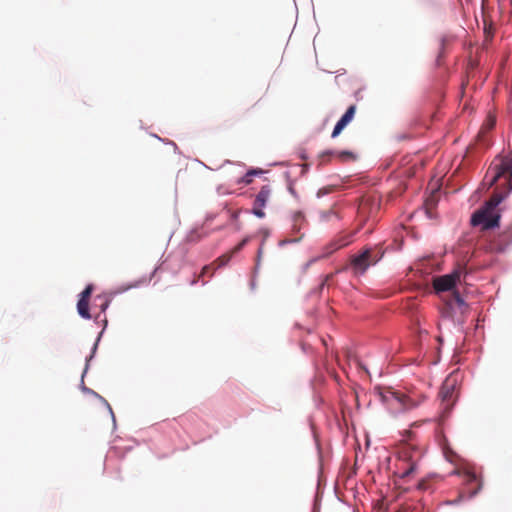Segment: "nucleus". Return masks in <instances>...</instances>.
I'll return each mask as SVG.
<instances>
[{"mask_svg": "<svg viewBox=\"0 0 512 512\" xmlns=\"http://www.w3.org/2000/svg\"><path fill=\"white\" fill-rule=\"evenodd\" d=\"M468 311V305L458 292H453L448 298L444 299V306L441 309L443 317L451 318L457 322H463V316Z\"/></svg>", "mask_w": 512, "mask_h": 512, "instance_id": "3", "label": "nucleus"}, {"mask_svg": "<svg viewBox=\"0 0 512 512\" xmlns=\"http://www.w3.org/2000/svg\"><path fill=\"white\" fill-rule=\"evenodd\" d=\"M248 173H252V177L255 176V175H259L262 173V170H256V169H252V170H249Z\"/></svg>", "mask_w": 512, "mask_h": 512, "instance_id": "28", "label": "nucleus"}, {"mask_svg": "<svg viewBox=\"0 0 512 512\" xmlns=\"http://www.w3.org/2000/svg\"><path fill=\"white\" fill-rule=\"evenodd\" d=\"M422 458L421 450L408 441L404 442L399 448L398 460L399 462H411L418 464Z\"/></svg>", "mask_w": 512, "mask_h": 512, "instance_id": "7", "label": "nucleus"}, {"mask_svg": "<svg viewBox=\"0 0 512 512\" xmlns=\"http://www.w3.org/2000/svg\"><path fill=\"white\" fill-rule=\"evenodd\" d=\"M495 122H496V120L494 117H489L488 122H487L488 127L492 128L495 125Z\"/></svg>", "mask_w": 512, "mask_h": 512, "instance_id": "27", "label": "nucleus"}, {"mask_svg": "<svg viewBox=\"0 0 512 512\" xmlns=\"http://www.w3.org/2000/svg\"><path fill=\"white\" fill-rule=\"evenodd\" d=\"M417 487H418V489H420V490L425 489V488H426V482H425L424 480L420 481V482L418 483V486H417Z\"/></svg>", "mask_w": 512, "mask_h": 512, "instance_id": "29", "label": "nucleus"}, {"mask_svg": "<svg viewBox=\"0 0 512 512\" xmlns=\"http://www.w3.org/2000/svg\"><path fill=\"white\" fill-rule=\"evenodd\" d=\"M301 238H302V235L293 240L285 239V240L280 241V245H284V244L291 243V242H296V241H299Z\"/></svg>", "mask_w": 512, "mask_h": 512, "instance_id": "25", "label": "nucleus"}, {"mask_svg": "<svg viewBox=\"0 0 512 512\" xmlns=\"http://www.w3.org/2000/svg\"><path fill=\"white\" fill-rule=\"evenodd\" d=\"M304 223H305V218H304L303 213L300 211L294 213L292 229L296 232H299L302 229Z\"/></svg>", "mask_w": 512, "mask_h": 512, "instance_id": "17", "label": "nucleus"}, {"mask_svg": "<svg viewBox=\"0 0 512 512\" xmlns=\"http://www.w3.org/2000/svg\"><path fill=\"white\" fill-rule=\"evenodd\" d=\"M355 112H356V106L355 105H351L346 110L344 115L336 123V125H335V127H334V129L332 131V134H331L332 138H336L342 132V130L353 120Z\"/></svg>", "mask_w": 512, "mask_h": 512, "instance_id": "10", "label": "nucleus"}, {"mask_svg": "<svg viewBox=\"0 0 512 512\" xmlns=\"http://www.w3.org/2000/svg\"><path fill=\"white\" fill-rule=\"evenodd\" d=\"M381 256L373 249L367 248L361 254L352 257L351 267L355 273L363 274L369 266L376 264Z\"/></svg>", "mask_w": 512, "mask_h": 512, "instance_id": "6", "label": "nucleus"}, {"mask_svg": "<svg viewBox=\"0 0 512 512\" xmlns=\"http://www.w3.org/2000/svg\"><path fill=\"white\" fill-rule=\"evenodd\" d=\"M95 301L99 302L98 306L101 312H105L111 302V299L107 295H99L96 297Z\"/></svg>", "mask_w": 512, "mask_h": 512, "instance_id": "18", "label": "nucleus"}, {"mask_svg": "<svg viewBox=\"0 0 512 512\" xmlns=\"http://www.w3.org/2000/svg\"><path fill=\"white\" fill-rule=\"evenodd\" d=\"M466 275V267L458 264L454 270L442 276L433 279V288L437 293L452 290L457 283L461 282V278Z\"/></svg>", "mask_w": 512, "mask_h": 512, "instance_id": "4", "label": "nucleus"}, {"mask_svg": "<svg viewBox=\"0 0 512 512\" xmlns=\"http://www.w3.org/2000/svg\"><path fill=\"white\" fill-rule=\"evenodd\" d=\"M271 196V188L269 185H264L255 197L252 213L258 218H264L266 216L264 207L268 203Z\"/></svg>", "mask_w": 512, "mask_h": 512, "instance_id": "8", "label": "nucleus"}, {"mask_svg": "<svg viewBox=\"0 0 512 512\" xmlns=\"http://www.w3.org/2000/svg\"><path fill=\"white\" fill-rule=\"evenodd\" d=\"M261 253H262V248H260V249L258 250V256H260V255H261Z\"/></svg>", "mask_w": 512, "mask_h": 512, "instance_id": "31", "label": "nucleus"}, {"mask_svg": "<svg viewBox=\"0 0 512 512\" xmlns=\"http://www.w3.org/2000/svg\"><path fill=\"white\" fill-rule=\"evenodd\" d=\"M484 183L488 188L493 185L496 188L491 198L472 214L471 224L489 230L499 225L500 214L496 208L512 190V156L495 159L486 172Z\"/></svg>", "mask_w": 512, "mask_h": 512, "instance_id": "1", "label": "nucleus"}, {"mask_svg": "<svg viewBox=\"0 0 512 512\" xmlns=\"http://www.w3.org/2000/svg\"><path fill=\"white\" fill-rule=\"evenodd\" d=\"M330 156H335L336 158H338L340 161L342 162H347V161H355L356 160V155L351 152V151H347V150H343V151H326L324 153H322L320 155V158L322 159V162L325 161V158L326 157H330Z\"/></svg>", "mask_w": 512, "mask_h": 512, "instance_id": "11", "label": "nucleus"}, {"mask_svg": "<svg viewBox=\"0 0 512 512\" xmlns=\"http://www.w3.org/2000/svg\"><path fill=\"white\" fill-rule=\"evenodd\" d=\"M418 469V464L411 462H399L398 473L402 479L410 478Z\"/></svg>", "mask_w": 512, "mask_h": 512, "instance_id": "13", "label": "nucleus"}, {"mask_svg": "<svg viewBox=\"0 0 512 512\" xmlns=\"http://www.w3.org/2000/svg\"><path fill=\"white\" fill-rule=\"evenodd\" d=\"M456 379L449 376L445 379L439 392L441 407L444 414H448L453 408L457 395L455 394Z\"/></svg>", "mask_w": 512, "mask_h": 512, "instance_id": "5", "label": "nucleus"}, {"mask_svg": "<svg viewBox=\"0 0 512 512\" xmlns=\"http://www.w3.org/2000/svg\"><path fill=\"white\" fill-rule=\"evenodd\" d=\"M252 173H246L245 176L241 179L240 183H244L246 185L250 184L253 179H252Z\"/></svg>", "mask_w": 512, "mask_h": 512, "instance_id": "22", "label": "nucleus"}, {"mask_svg": "<svg viewBox=\"0 0 512 512\" xmlns=\"http://www.w3.org/2000/svg\"><path fill=\"white\" fill-rule=\"evenodd\" d=\"M250 237H245L240 243H238L229 253H226L219 258L216 262L219 267L225 266L231 260L232 256L243 249V247L249 242Z\"/></svg>", "mask_w": 512, "mask_h": 512, "instance_id": "12", "label": "nucleus"}, {"mask_svg": "<svg viewBox=\"0 0 512 512\" xmlns=\"http://www.w3.org/2000/svg\"><path fill=\"white\" fill-rule=\"evenodd\" d=\"M406 435H407L408 440H412L413 433L411 431H406Z\"/></svg>", "mask_w": 512, "mask_h": 512, "instance_id": "30", "label": "nucleus"}, {"mask_svg": "<svg viewBox=\"0 0 512 512\" xmlns=\"http://www.w3.org/2000/svg\"><path fill=\"white\" fill-rule=\"evenodd\" d=\"M381 401L392 414H400L417 408L425 399L422 394L416 392H403L392 387L382 388L379 391Z\"/></svg>", "mask_w": 512, "mask_h": 512, "instance_id": "2", "label": "nucleus"}, {"mask_svg": "<svg viewBox=\"0 0 512 512\" xmlns=\"http://www.w3.org/2000/svg\"><path fill=\"white\" fill-rule=\"evenodd\" d=\"M155 272H156V269L154 270V272L152 273V275L149 278H142L141 280L135 282L134 284H131V285L127 286V287L121 288L120 291H126V290H128L130 288H136V287H138L140 285L147 284L151 280V278H152V276L154 275Z\"/></svg>", "mask_w": 512, "mask_h": 512, "instance_id": "19", "label": "nucleus"}, {"mask_svg": "<svg viewBox=\"0 0 512 512\" xmlns=\"http://www.w3.org/2000/svg\"><path fill=\"white\" fill-rule=\"evenodd\" d=\"M331 190H332V188H330V187H329V188H322V189H320V190L318 191L317 196H318V197H321L322 195H325V194L330 193V192H331Z\"/></svg>", "mask_w": 512, "mask_h": 512, "instance_id": "23", "label": "nucleus"}, {"mask_svg": "<svg viewBox=\"0 0 512 512\" xmlns=\"http://www.w3.org/2000/svg\"><path fill=\"white\" fill-rule=\"evenodd\" d=\"M510 4L512 5V0H509Z\"/></svg>", "mask_w": 512, "mask_h": 512, "instance_id": "32", "label": "nucleus"}, {"mask_svg": "<svg viewBox=\"0 0 512 512\" xmlns=\"http://www.w3.org/2000/svg\"><path fill=\"white\" fill-rule=\"evenodd\" d=\"M351 242L349 235H339L331 243V250L328 253H332L338 249L347 246Z\"/></svg>", "mask_w": 512, "mask_h": 512, "instance_id": "14", "label": "nucleus"}, {"mask_svg": "<svg viewBox=\"0 0 512 512\" xmlns=\"http://www.w3.org/2000/svg\"><path fill=\"white\" fill-rule=\"evenodd\" d=\"M368 208V203L367 202H363L360 207H359V213L361 215L365 214L366 213V210Z\"/></svg>", "mask_w": 512, "mask_h": 512, "instance_id": "24", "label": "nucleus"}, {"mask_svg": "<svg viewBox=\"0 0 512 512\" xmlns=\"http://www.w3.org/2000/svg\"><path fill=\"white\" fill-rule=\"evenodd\" d=\"M512 242V233L505 231L490 239L487 249L491 252H503Z\"/></svg>", "mask_w": 512, "mask_h": 512, "instance_id": "9", "label": "nucleus"}, {"mask_svg": "<svg viewBox=\"0 0 512 512\" xmlns=\"http://www.w3.org/2000/svg\"><path fill=\"white\" fill-rule=\"evenodd\" d=\"M467 483L468 485L476 484V487L470 492V496H475L480 489L482 488V482L478 479L477 475L473 472L467 473Z\"/></svg>", "mask_w": 512, "mask_h": 512, "instance_id": "15", "label": "nucleus"}, {"mask_svg": "<svg viewBox=\"0 0 512 512\" xmlns=\"http://www.w3.org/2000/svg\"><path fill=\"white\" fill-rule=\"evenodd\" d=\"M332 215H334V212L332 210H327L320 213V218L321 220L326 221Z\"/></svg>", "mask_w": 512, "mask_h": 512, "instance_id": "21", "label": "nucleus"}, {"mask_svg": "<svg viewBox=\"0 0 512 512\" xmlns=\"http://www.w3.org/2000/svg\"><path fill=\"white\" fill-rule=\"evenodd\" d=\"M92 292H93V286L90 284L81 292L79 299H84V300L89 301Z\"/></svg>", "mask_w": 512, "mask_h": 512, "instance_id": "20", "label": "nucleus"}, {"mask_svg": "<svg viewBox=\"0 0 512 512\" xmlns=\"http://www.w3.org/2000/svg\"><path fill=\"white\" fill-rule=\"evenodd\" d=\"M209 270H210V266H209V265L204 266V267L202 268V271H201V273H200L199 277H204V276L207 274V272H208Z\"/></svg>", "mask_w": 512, "mask_h": 512, "instance_id": "26", "label": "nucleus"}, {"mask_svg": "<svg viewBox=\"0 0 512 512\" xmlns=\"http://www.w3.org/2000/svg\"><path fill=\"white\" fill-rule=\"evenodd\" d=\"M77 311L79 315L84 319H90L91 315L89 313V301L84 299H79L77 303Z\"/></svg>", "mask_w": 512, "mask_h": 512, "instance_id": "16", "label": "nucleus"}]
</instances>
